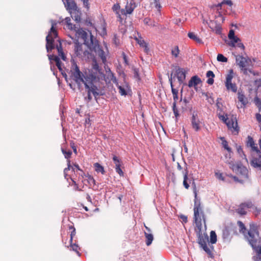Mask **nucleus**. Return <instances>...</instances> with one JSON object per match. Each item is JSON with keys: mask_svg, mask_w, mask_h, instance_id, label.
I'll return each mask as SVG.
<instances>
[{"mask_svg": "<svg viewBox=\"0 0 261 261\" xmlns=\"http://www.w3.org/2000/svg\"><path fill=\"white\" fill-rule=\"evenodd\" d=\"M179 52V47L177 45L173 46L171 49V55L175 58L178 57Z\"/></svg>", "mask_w": 261, "mask_h": 261, "instance_id": "4c0bfd02", "label": "nucleus"}, {"mask_svg": "<svg viewBox=\"0 0 261 261\" xmlns=\"http://www.w3.org/2000/svg\"><path fill=\"white\" fill-rule=\"evenodd\" d=\"M69 229H72V231H71L70 233V242H72L73 238L75 236L76 231L75 229L72 226H69Z\"/></svg>", "mask_w": 261, "mask_h": 261, "instance_id": "de8ad7c7", "label": "nucleus"}, {"mask_svg": "<svg viewBox=\"0 0 261 261\" xmlns=\"http://www.w3.org/2000/svg\"><path fill=\"white\" fill-rule=\"evenodd\" d=\"M201 82L200 79L197 75L193 76L191 77L188 83V86L191 88L194 87L196 89V86Z\"/></svg>", "mask_w": 261, "mask_h": 261, "instance_id": "bb28decb", "label": "nucleus"}, {"mask_svg": "<svg viewBox=\"0 0 261 261\" xmlns=\"http://www.w3.org/2000/svg\"><path fill=\"white\" fill-rule=\"evenodd\" d=\"M116 85L119 89V92L121 95L125 96L127 95V91L128 90L127 85L120 86L118 83L116 84Z\"/></svg>", "mask_w": 261, "mask_h": 261, "instance_id": "c756f323", "label": "nucleus"}, {"mask_svg": "<svg viewBox=\"0 0 261 261\" xmlns=\"http://www.w3.org/2000/svg\"><path fill=\"white\" fill-rule=\"evenodd\" d=\"M49 59L51 63H52V61H54L55 62L56 66H57L58 68L60 70V71L61 72V73L63 74V69L61 66V62L60 61V58L54 55H49L48 56Z\"/></svg>", "mask_w": 261, "mask_h": 261, "instance_id": "393cba45", "label": "nucleus"}, {"mask_svg": "<svg viewBox=\"0 0 261 261\" xmlns=\"http://www.w3.org/2000/svg\"><path fill=\"white\" fill-rule=\"evenodd\" d=\"M172 109L175 116L177 117V116H178V110L176 108L175 103H173Z\"/></svg>", "mask_w": 261, "mask_h": 261, "instance_id": "13d9d810", "label": "nucleus"}, {"mask_svg": "<svg viewBox=\"0 0 261 261\" xmlns=\"http://www.w3.org/2000/svg\"><path fill=\"white\" fill-rule=\"evenodd\" d=\"M247 146L250 147L251 150L256 153H260V150L258 149L257 145L254 143L253 138L250 136H248L247 138Z\"/></svg>", "mask_w": 261, "mask_h": 261, "instance_id": "4be33fe9", "label": "nucleus"}, {"mask_svg": "<svg viewBox=\"0 0 261 261\" xmlns=\"http://www.w3.org/2000/svg\"><path fill=\"white\" fill-rule=\"evenodd\" d=\"M95 170L97 172H100L101 174H104L105 171L103 167L99 163H96L94 164Z\"/></svg>", "mask_w": 261, "mask_h": 261, "instance_id": "58836bf2", "label": "nucleus"}, {"mask_svg": "<svg viewBox=\"0 0 261 261\" xmlns=\"http://www.w3.org/2000/svg\"><path fill=\"white\" fill-rule=\"evenodd\" d=\"M224 3L227 4L229 6H231L232 5V3L230 0H228L225 2H222L220 5L223 4Z\"/></svg>", "mask_w": 261, "mask_h": 261, "instance_id": "69168bd1", "label": "nucleus"}, {"mask_svg": "<svg viewBox=\"0 0 261 261\" xmlns=\"http://www.w3.org/2000/svg\"><path fill=\"white\" fill-rule=\"evenodd\" d=\"M219 118L228 126V128H233V130H239L238 122L236 117L228 118L227 115L218 114Z\"/></svg>", "mask_w": 261, "mask_h": 261, "instance_id": "0eeeda50", "label": "nucleus"}, {"mask_svg": "<svg viewBox=\"0 0 261 261\" xmlns=\"http://www.w3.org/2000/svg\"><path fill=\"white\" fill-rule=\"evenodd\" d=\"M217 59L218 61L221 62H227L228 61L227 58L221 54L218 55Z\"/></svg>", "mask_w": 261, "mask_h": 261, "instance_id": "49530a36", "label": "nucleus"}, {"mask_svg": "<svg viewBox=\"0 0 261 261\" xmlns=\"http://www.w3.org/2000/svg\"><path fill=\"white\" fill-rule=\"evenodd\" d=\"M153 3H154V6L156 8V9H157V10L159 11H160V9L161 8L162 6L160 4V0H153Z\"/></svg>", "mask_w": 261, "mask_h": 261, "instance_id": "3c124183", "label": "nucleus"}, {"mask_svg": "<svg viewBox=\"0 0 261 261\" xmlns=\"http://www.w3.org/2000/svg\"><path fill=\"white\" fill-rule=\"evenodd\" d=\"M87 180L88 181V184H89V186L93 188H94V187L95 186V180L94 179V178L91 176V175H88L87 176Z\"/></svg>", "mask_w": 261, "mask_h": 261, "instance_id": "a19ab883", "label": "nucleus"}, {"mask_svg": "<svg viewBox=\"0 0 261 261\" xmlns=\"http://www.w3.org/2000/svg\"><path fill=\"white\" fill-rule=\"evenodd\" d=\"M69 246L72 250L79 253V247L76 244H72V242H70Z\"/></svg>", "mask_w": 261, "mask_h": 261, "instance_id": "09e8293b", "label": "nucleus"}, {"mask_svg": "<svg viewBox=\"0 0 261 261\" xmlns=\"http://www.w3.org/2000/svg\"><path fill=\"white\" fill-rule=\"evenodd\" d=\"M235 57L236 64L244 74L247 75L249 72L254 74L253 71L248 68L252 65V61L250 58L242 55H236Z\"/></svg>", "mask_w": 261, "mask_h": 261, "instance_id": "39448f33", "label": "nucleus"}, {"mask_svg": "<svg viewBox=\"0 0 261 261\" xmlns=\"http://www.w3.org/2000/svg\"><path fill=\"white\" fill-rule=\"evenodd\" d=\"M71 147H72V148L73 149V152H74L75 154H77L76 147V146L74 145V143H71Z\"/></svg>", "mask_w": 261, "mask_h": 261, "instance_id": "0e129e2a", "label": "nucleus"}, {"mask_svg": "<svg viewBox=\"0 0 261 261\" xmlns=\"http://www.w3.org/2000/svg\"><path fill=\"white\" fill-rule=\"evenodd\" d=\"M238 98L239 101L241 102V105L238 106V108H243L247 104L248 99L242 92L239 91L238 93Z\"/></svg>", "mask_w": 261, "mask_h": 261, "instance_id": "412c9836", "label": "nucleus"}, {"mask_svg": "<svg viewBox=\"0 0 261 261\" xmlns=\"http://www.w3.org/2000/svg\"><path fill=\"white\" fill-rule=\"evenodd\" d=\"M136 40L137 43L140 45V46L143 48H144V50L146 53H147L149 50V48L147 46V44L145 42V41L141 38H136Z\"/></svg>", "mask_w": 261, "mask_h": 261, "instance_id": "7c9ffc66", "label": "nucleus"}, {"mask_svg": "<svg viewBox=\"0 0 261 261\" xmlns=\"http://www.w3.org/2000/svg\"><path fill=\"white\" fill-rule=\"evenodd\" d=\"M229 40L230 41L228 43L229 46L234 47L236 45L238 47L244 49V45L241 42V40L237 36Z\"/></svg>", "mask_w": 261, "mask_h": 261, "instance_id": "5701e85b", "label": "nucleus"}, {"mask_svg": "<svg viewBox=\"0 0 261 261\" xmlns=\"http://www.w3.org/2000/svg\"><path fill=\"white\" fill-rule=\"evenodd\" d=\"M93 69L94 71H92L91 73H87L88 74H92L94 76H95V77H98L99 76V73H101L102 74H103V77L101 78V79H98V80H97L96 81H95V82L96 83H99L101 81H103L105 80V74L102 72L99 69V66H98V65L97 64V63L96 62V61H94L93 62Z\"/></svg>", "mask_w": 261, "mask_h": 261, "instance_id": "4468645a", "label": "nucleus"}, {"mask_svg": "<svg viewBox=\"0 0 261 261\" xmlns=\"http://www.w3.org/2000/svg\"><path fill=\"white\" fill-rule=\"evenodd\" d=\"M238 224L240 227V231L244 233L246 230V227L243 223L240 221H238Z\"/></svg>", "mask_w": 261, "mask_h": 261, "instance_id": "8fccbe9b", "label": "nucleus"}, {"mask_svg": "<svg viewBox=\"0 0 261 261\" xmlns=\"http://www.w3.org/2000/svg\"><path fill=\"white\" fill-rule=\"evenodd\" d=\"M236 37L234 35V32L233 30H230L229 34H228V38L229 39H231L232 38H233L234 37Z\"/></svg>", "mask_w": 261, "mask_h": 261, "instance_id": "bf43d9fd", "label": "nucleus"}, {"mask_svg": "<svg viewBox=\"0 0 261 261\" xmlns=\"http://www.w3.org/2000/svg\"><path fill=\"white\" fill-rule=\"evenodd\" d=\"M136 7V5L134 0H130L128 2H127L125 6V9H122L121 10V13L122 15H127V14H130L133 13L134 9Z\"/></svg>", "mask_w": 261, "mask_h": 261, "instance_id": "ddd939ff", "label": "nucleus"}, {"mask_svg": "<svg viewBox=\"0 0 261 261\" xmlns=\"http://www.w3.org/2000/svg\"><path fill=\"white\" fill-rule=\"evenodd\" d=\"M51 27L48 35L46 37V47L47 52L53 49L54 48V39L57 37V32L56 30V26L57 22L56 21L51 20Z\"/></svg>", "mask_w": 261, "mask_h": 261, "instance_id": "423d86ee", "label": "nucleus"}, {"mask_svg": "<svg viewBox=\"0 0 261 261\" xmlns=\"http://www.w3.org/2000/svg\"><path fill=\"white\" fill-rule=\"evenodd\" d=\"M169 81L170 82V85H171V90H172V94L173 95L178 94V90L174 89L173 87L171 77L169 79Z\"/></svg>", "mask_w": 261, "mask_h": 261, "instance_id": "603ef678", "label": "nucleus"}, {"mask_svg": "<svg viewBox=\"0 0 261 261\" xmlns=\"http://www.w3.org/2000/svg\"><path fill=\"white\" fill-rule=\"evenodd\" d=\"M194 185V219L195 223V228L202 227V221H203L205 230H206L205 218L204 212L201 207V202L200 199L198 198L197 193L196 189L195 182H193Z\"/></svg>", "mask_w": 261, "mask_h": 261, "instance_id": "7ed1b4c3", "label": "nucleus"}, {"mask_svg": "<svg viewBox=\"0 0 261 261\" xmlns=\"http://www.w3.org/2000/svg\"><path fill=\"white\" fill-rule=\"evenodd\" d=\"M92 37L93 40V44L91 45V47H89V46H88L87 44L85 45L90 49H92L93 48L94 49L96 55L98 56L100 58L103 63H105L107 61V54L103 49H101V48L99 45L97 46L96 44L94 43L93 36L92 35Z\"/></svg>", "mask_w": 261, "mask_h": 261, "instance_id": "9b49d317", "label": "nucleus"}, {"mask_svg": "<svg viewBox=\"0 0 261 261\" xmlns=\"http://www.w3.org/2000/svg\"><path fill=\"white\" fill-rule=\"evenodd\" d=\"M65 7L70 13L76 10L77 7L75 3L72 0H65L64 2Z\"/></svg>", "mask_w": 261, "mask_h": 261, "instance_id": "aec40b11", "label": "nucleus"}, {"mask_svg": "<svg viewBox=\"0 0 261 261\" xmlns=\"http://www.w3.org/2000/svg\"><path fill=\"white\" fill-rule=\"evenodd\" d=\"M75 53L76 55L78 57H83V56H86L87 54H88V51L84 50L83 49V45L81 44H80L79 42L75 43V47H74Z\"/></svg>", "mask_w": 261, "mask_h": 261, "instance_id": "dca6fc26", "label": "nucleus"}, {"mask_svg": "<svg viewBox=\"0 0 261 261\" xmlns=\"http://www.w3.org/2000/svg\"><path fill=\"white\" fill-rule=\"evenodd\" d=\"M233 71L232 69H230L228 73L226 75V79L225 81V85L226 89L228 91H231L233 92L237 91V86L235 83L232 82V80L233 77Z\"/></svg>", "mask_w": 261, "mask_h": 261, "instance_id": "6e6552de", "label": "nucleus"}, {"mask_svg": "<svg viewBox=\"0 0 261 261\" xmlns=\"http://www.w3.org/2000/svg\"><path fill=\"white\" fill-rule=\"evenodd\" d=\"M112 10L115 12V14L117 18L119 19V21L120 22L122 21L123 18L121 17V15H122L121 13V9L120 5L118 3L114 4L112 8Z\"/></svg>", "mask_w": 261, "mask_h": 261, "instance_id": "b1692460", "label": "nucleus"}, {"mask_svg": "<svg viewBox=\"0 0 261 261\" xmlns=\"http://www.w3.org/2000/svg\"><path fill=\"white\" fill-rule=\"evenodd\" d=\"M106 34H107L106 28L105 27H102L101 28V31L100 32V35L101 36H104L106 35Z\"/></svg>", "mask_w": 261, "mask_h": 261, "instance_id": "680f3d73", "label": "nucleus"}, {"mask_svg": "<svg viewBox=\"0 0 261 261\" xmlns=\"http://www.w3.org/2000/svg\"><path fill=\"white\" fill-rule=\"evenodd\" d=\"M206 76L208 77L207 83L209 85H212L214 83V77L215 75L212 71L209 70L206 72Z\"/></svg>", "mask_w": 261, "mask_h": 261, "instance_id": "473e14b6", "label": "nucleus"}, {"mask_svg": "<svg viewBox=\"0 0 261 261\" xmlns=\"http://www.w3.org/2000/svg\"><path fill=\"white\" fill-rule=\"evenodd\" d=\"M57 50L58 51L59 56H60L63 60H65L66 57L63 52L62 48L61 47V43H59V45H57Z\"/></svg>", "mask_w": 261, "mask_h": 261, "instance_id": "79ce46f5", "label": "nucleus"}, {"mask_svg": "<svg viewBox=\"0 0 261 261\" xmlns=\"http://www.w3.org/2000/svg\"><path fill=\"white\" fill-rule=\"evenodd\" d=\"M71 76L75 82L79 85L81 83L84 84L85 87H89V83L95 82L98 79L103 77V75L101 73H99V76L96 77L92 74H88L87 73H85L84 75L80 71L76 64L73 65L71 69Z\"/></svg>", "mask_w": 261, "mask_h": 261, "instance_id": "f257e3e1", "label": "nucleus"}, {"mask_svg": "<svg viewBox=\"0 0 261 261\" xmlns=\"http://www.w3.org/2000/svg\"><path fill=\"white\" fill-rule=\"evenodd\" d=\"M71 19L69 17H66L65 19V22L66 24V28L73 30L75 32V36L79 39H81L84 42V44H87L89 47H91L93 44V40L91 33H90L89 35L88 33L82 29H78L76 30L75 25L72 24L71 22Z\"/></svg>", "mask_w": 261, "mask_h": 261, "instance_id": "20e7f679", "label": "nucleus"}, {"mask_svg": "<svg viewBox=\"0 0 261 261\" xmlns=\"http://www.w3.org/2000/svg\"><path fill=\"white\" fill-rule=\"evenodd\" d=\"M192 124L194 129L196 130L201 129L202 123L199 120L197 114L193 115L192 119Z\"/></svg>", "mask_w": 261, "mask_h": 261, "instance_id": "f3484780", "label": "nucleus"}, {"mask_svg": "<svg viewBox=\"0 0 261 261\" xmlns=\"http://www.w3.org/2000/svg\"><path fill=\"white\" fill-rule=\"evenodd\" d=\"M71 15L72 18H73L76 22L81 21V13L77 10L73 12H71Z\"/></svg>", "mask_w": 261, "mask_h": 261, "instance_id": "72a5a7b5", "label": "nucleus"}, {"mask_svg": "<svg viewBox=\"0 0 261 261\" xmlns=\"http://www.w3.org/2000/svg\"><path fill=\"white\" fill-rule=\"evenodd\" d=\"M228 152L225 154V162L229 165V167L231 168L233 165L236 164L234 163L233 159L232 158V151L231 149L230 151H227Z\"/></svg>", "mask_w": 261, "mask_h": 261, "instance_id": "a878e982", "label": "nucleus"}, {"mask_svg": "<svg viewBox=\"0 0 261 261\" xmlns=\"http://www.w3.org/2000/svg\"><path fill=\"white\" fill-rule=\"evenodd\" d=\"M67 167L64 169V172H67L70 169L71 166L70 160H67Z\"/></svg>", "mask_w": 261, "mask_h": 261, "instance_id": "052dcab7", "label": "nucleus"}, {"mask_svg": "<svg viewBox=\"0 0 261 261\" xmlns=\"http://www.w3.org/2000/svg\"><path fill=\"white\" fill-rule=\"evenodd\" d=\"M188 71V69L178 67L176 70V75L180 83H182L186 79V74Z\"/></svg>", "mask_w": 261, "mask_h": 261, "instance_id": "2eb2a0df", "label": "nucleus"}, {"mask_svg": "<svg viewBox=\"0 0 261 261\" xmlns=\"http://www.w3.org/2000/svg\"><path fill=\"white\" fill-rule=\"evenodd\" d=\"M195 231L198 238L197 242L200 246L208 243V237L202 227L195 228Z\"/></svg>", "mask_w": 261, "mask_h": 261, "instance_id": "9d476101", "label": "nucleus"}, {"mask_svg": "<svg viewBox=\"0 0 261 261\" xmlns=\"http://www.w3.org/2000/svg\"><path fill=\"white\" fill-rule=\"evenodd\" d=\"M256 119L258 122L259 126L260 127V130H261V115L259 113H257L256 114Z\"/></svg>", "mask_w": 261, "mask_h": 261, "instance_id": "6e6d98bb", "label": "nucleus"}, {"mask_svg": "<svg viewBox=\"0 0 261 261\" xmlns=\"http://www.w3.org/2000/svg\"><path fill=\"white\" fill-rule=\"evenodd\" d=\"M220 139L222 141V145L223 147L226 149L227 151H230V150L231 149L230 147H229L228 142L226 141V140L225 139L224 137H220Z\"/></svg>", "mask_w": 261, "mask_h": 261, "instance_id": "ea45409f", "label": "nucleus"}, {"mask_svg": "<svg viewBox=\"0 0 261 261\" xmlns=\"http://www.w3.org/2000/svg\"><path fill=\"white\" fill-rule=\"evenodd\" d=\"M97 83L96 82H92L91 83H89L88 86L89 87H86V88L88 89V95L85 97V99L88 100V101H89L92 99L91 93L93 94L95 98L99 95V93L98 92V89L96 85Z\"/></svg>", "mask_w": 261, "mask_h": 261, "instance_id": "f8f14e48", "label": "nucleus"}, {"mask_svg": "<svg viewBox=\"0 0 261 261\" xmlns=\"http://www.w3.org/2000/svg\"><path fill=\"white\" fill-rule=\"evenodd\" d=\"M215 175L216 177L221 180H224V178L223 176V174L221 173L220 172H216L215 173Z\"/></svg>", "mask_w": 261, "mask_h": 261, "instance_id": "4d7b16f0", "label": "nucleus"}, {"mask_svg": "<svg viewBox=\"0 0 261 261\" xmlns=\"http://www.w3.org/2000/svg\"><path fill=\"white\" fill-rule=\"evenodd\" d=\"M237 152L247 162H248L247 159L246 158V155L244 154V151L243 150V148L241 146H238L237 147Z\"/></svg>", "mask_w": 261, "mask_h": 261, "instance_id": "37998d69", "label": "nucleus"}, {"mask_svg": "<svg viewBox=\"0 0 261 261\" xmlns=\"http://www.w3.org/2000/svg\"><path fill=\"white\" fill-rule=\"evenodd\" d=\"M243 204H244V206L246 208H254L256 211L257 212V213L258 214L260 212L261 209L260 208H257L256 207H254V205L251 201H247L244 203H242Z\"/></svg>", "mask_w": 261, "mask_h": 261, "instance_id": "f704fd0d", "label": "nucleus"}, {"mask_svg": "<svg viewBox=\"0 0 261 261\" xmlns=\"http://www.w3.org/2000/svg\"><path fill=\"white\" fill-rule=\"evenodd\" d=\"M113 160L114 162V164L115 165V170L116 172L121 176H124V173L120 168L121 166V161L118 159L117 156L116 155H114L113 157Z\"/></svg>", "mask_w": 261, "mask_h": 261, "instance_id": "a211bd4d", "label": "nucleus"}, {"mask_svg": "<svg viewBox=\"0 0 261 261\" xmlns=\"http://www.w3.org/2000/svg\"><path fill=\"white\" fill-rule=\"evenodd\" d=\"M188 36L190 39L194 40L196 42L199 43L202 42L201 40L194 33L189 32L188 34Z\"/></svg>", "mask_w": 261, "mask_h": 261, "instance_id": "e433bc0d", "label": "nucleus"}, {"mask_svg": "<svg viewBox=\"0 0 261 261\" xmlns=\"http://www.w3.org/2000/svg\"><path fill=\"white\" fill-rule=\"evenodd\" d=\"M258 158L253 157L251 161V165L254 168H259L261 170V151L257 153Z\"/></svg>", "mask_w": 261, "mask_h": 261, "instance_id": "6ab92c4d", "label": "nucleus"}, {"mask_svg": "<svg viewBox=\"0 0 261 261\" xmlns=\"http://www.w3.org/2000/svg\"><path fill=\"white\" fill-rule=\"evenodd\" d=\"M255 102L256 105L258 107L259 111L261 112V100L258 98H256L255 99Z\"/></svg>", "mask_w": 261, "mask_h": 261, "instance_id": "5fc2aeb1", "label": "nucleus"}, {"mask_svg": "<svg viewBox=\"0 0 261 261\" xmlns=\"http://www.w3.org/2000/svg\"><path fill=\"white\" fill-rule=\"evenodd\" d=\"M210 242L212 244H215L217 242V236L215 231H212L210 233Z\"/></svg>", "mask_w": 261, "mask_h": 261, "instance_id": "c03bdc74", "label": "nucleus"}, {"mask_svg": "<svg viewBox=\"0 0 261 261\" xmlns=\"http://www.w3.org/2000/svg\"><path fill=\"white\" fill-rule=\"evenodd\" d=\"M149 21H150V19L149 18H145L144 20V23L146 24H147L148 25H150Z\"/></svg>", "mask_w": 261, "mask_h": 261, "instance_id": "774afa93", "label": "nucleus"}, {"mask_svg": "<svg viewBox=\"0 0 261 261\" xmlns=\"http://www.w3.org/2000/svg\"><path fill=\"white\" fill-rule=\"evenodd\" d=\"M62 152L64 154L65 158L67 159L68 160H69V159L70 158L72 152L70 150H66V149H64V148H62Z\"/></svg>", "mask_w": 261, "mask_h": 261, "instance_id": "a18cd8bd", "label": "nucleus"}, {"mask_svg": "<svg viewBox=\"0 0 261 261\" xmlns=\"http://www.w3.org/2000/svg\"><path fill=\"white\" fill-rule=\"evenodd\" d=\"M144 235L146 238V244L149 246L151 244L153 240V236L152 233L147 232H144Z\"/></svg>", "mask_w": 261, "mask_h": 261, "instance_id": "2f4dec72", "label": "nucleus"}, {"mask_svg": "<svg viewBox=\"0 0 261 261\" xmlns=\"http://www.w3.org/2000/svg\"><path fill=\"white\" fill-rule=\"evenodd\" d=\"M247 237L250 244L256 253V256L254 258V261H261V238L259 237L257 228L254 224L250 226Z\"/></svg>", "mask_w": 261, "mask_h": 261, "instance_id": "f03ea898", "label": "nucleus"}, {"mask_svg": "<svg viewBox=\"0 0 261 261\" xmlns=\"http://www.w3.org/2000/svg\"><path fill=\"white\" fill-rule=\"evenodd\" d=\"M113 42L116 46H118L120 44V40L116 34L114 35Z\"/></svg>", "mask_w": 261, "mask_h": 261, "instance_id": "864d4df0", "label": "nucleus"}, {"mask_svg": "<svg viewBox=\"0 0 261 261\" xmlns=\"http://www.w3.org/2000/svg\"><path fill=\"white\" fill-rule=\"evenodd\" d=\"M246 208L244 206V204L241 203L238 209L236 210L237 212L240 215H245L246 214Z\"/></svg>", "mask_w": 261, "mask_h": 261, "instance_id": "c9c22d12", "label": "nucleus"}, {"mask_svg": "<svg viewBox=\"0 0 261 261\" xmlns=\"http://www.w3.org/2000/svg\"><path fill=\"white\" fill-rule=\"evenodd\" d=\"M184 174V180L183 185L186 189H188L190 185L189 184L191 182V180L188 178V171L187 168L185 170V171L182 172Z\"/></svg>", "mask_w": 261, "mask_h": 261, "instance_id": "c85d7f7f", "label": "nucleus"}, {"mask_svg": "<svg viewBox=\"0 0 261 261\" xmlns=\"http://www.w3.org/2000/svg\"><path fill=\"white\" fill-rule=\"evenodd\" d=\"M203 250L207 253L209 257L213 258L214 254H213V250L214 247L213 246H208L207 244L202 245L200 246Z\"/></svg>", "mask_w": 261, "mask_h": 261, "instance_id": "cd10ccee", "label": "nucleus"}, {"mask_svg": "<svg viewBox=\"0 0 261 261\" xmlns=\"http://www.w3.org/2000/svg\"><path fill=\"white\" fill-rule=\"evenodd\" d=\"M231 169L233 170V171L241 176V177L242 178V179H241V182H242L243 180L248 178V170L242 164H236L234 165H233L232 167H231Z\"/></svg>", "mask_w": 261, "mask_h": 261, "instance_id": "1a4fd4ad", "label": "nucleus"}, {"mask_svg": "<svg viewBox=\"0 0 261 261\" xmlns=\"http://www.w3.org/2000/svg\"><path fill=\"white\" fill-rule=\"evenodd\" d=\"M173 100H174L173 103H175V104H176V101L178 100V94L173 95Z\"/></svg>", "mask_w": 261, "mask_h": 261, "instance_id": "338daca9", "label": "nucleus"}, {"mask_svg": "<svg viewBox=\"0 0 261 261\" xmlns=\"http://www.w3.org/2000/svg\"><path fill=\"white\" fill-rule=\"evenodd\" d=\"M83 2L84 6L87 8H89V0H82Z\"/></svg>", "mask_w": 261, "mask_h": 261, "instance_id": "e2e57ef3", "label": "nucleus"}]
</instances>
